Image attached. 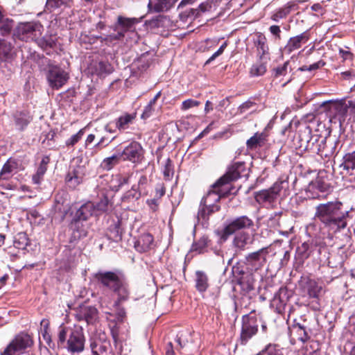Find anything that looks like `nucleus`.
Masks as SVG:
<instances>
[{
  "label": "nucleus",
  "mask_w": 355,
  "mask_h": 355,
  "mask_svg": "<svg viewBox=\"0 0 355 355\" xmlns=\"http://www.w3.org/2000/svg\"><path fill=\"white\" fill-rule=\"evenodd\" d=\"M349 216V211L344 210L343 203L339 200L322 203L316 207L315 217L334 232L345 229Z\"/></svg>",
  "instance_id": "1"
},
{
  "label": "nucleus",
  "mask_w": 355,
  "mask_h": 355,
  "mask_svg": "<svg viewBox=\"0 0 355 355\" xmlns=\"http://www.w3.org/2000/svg\"><path fill=\"white\" fill-rule=\"evenodd\" d=\"M330 187L329 183H327L322 178H317L309 184L306 195L309 198L316 199L320 197V194L317 191L324 193L327 191Z\"/></svg>",
  "instance_id": "14"
},
{
  "label": "nucleus",
  "mask_w": 355,
  "mask_h": 355,
  "mask_svg": "<svg viewBox=\"0 0 355 355\" xmlns=\"http://www.w3.org/2000/svg\"><path fill=\"white\" fill-rule=\"evenodd\" d=\"M46 78L51 88L59 89L67 83L69 76L68 73L60 67L49 64L46 70Z\"/></svg>",
  "instance_id": "8"
},
{
  "label": "nucleus",
  "mask_w": 355,
  "mask_h": 355,
  "mask_svg": "<svg viewBox=\"0 0 355 355\" xmlns=\"http://www.w3.org/2000/svg\"><path fill=\"white\" fill-rule=\"evenodd\" d=\"M258 318L254 310L242 316L239 342L245 345L258 332Z\"/></svg>",
  "instance_id": "6"
},
{
  "label": "nucleus",
  "mask_w": 355,
  "mask_h": 355,
  "mask_svg": "<svg viewBox=\"0 0 355 355\" xmlns=\"http://www.w3.org/2000/svg\"><path fill=\"white\" fill-rule=\"evenodd\" d=\"M135 117L136 114L125 113L121 115L116 119V128L121 132L128 129L130 125L132 123Z\"/></svg>",
  "instance_id": "25"
},
{
  "label": "nucleus",
  "mask_w": 355,
  "mask_h": 355,
  "mask_svg": "<svg viewBox=\"0 0 355 355\" xmlns=\"http://www.w3.org/2000/svg\"><path fill=\"white\" fill-rule=\"evenodd\" d=\"M293 328L296 329L299 340L304 343L309 340L310 336L304 326L300 324H296L293 325Z\"/></svg>",
  "instance_id": "46"
},
{
  "label": "nucleus",
  "mask_w": 355,
  "mask_h": 355,
  "mask_svg": "<svg viewBox=\"0 0 355 355\" xmlns=\"http://www.w3.org/2000/svg\"><path fill=\"white\" fill-rule=\"evenodd\" d=\"M94 278L116 296L114 306L119 307L130 298V290L124 274L119 270L99 271L94 275Z\"/></svg>",
  "instance_id": "2"
},
{
  "label": "nucleus",
  "mask_w": 355,
  "mask_h": 355,
  "mask_svg": "<svg viewBox=\"0 0 355 355\" xmlns=\"http://www.w3.org/2000/svg\"><path fill=\"white\" fill-rule=\"evenodd\" d=\"M327 147V139L324 138L320 141L315 149L317 153L321 157H329L332 153V150L331 149L328 150Z\"/></svg>",
  "instance_id": "47"
},
{
  "label": "nucleus",
  "mask_w": 355,
  "mask_h": 355,
  "mask_svg": "<svg viewBox=\"0 0 355 355\" xmlns=\"http://www.w3.org/2000/svg\"><path fill=\"white\" fill-rule=\"evenodd\" d=\"M17 166L18 164L15 160L9 159L3 166L0 172V179H9L12 176L13 171L17 169Z\"/></svg>",
  "instance_id": "29"
},
{
  "label": "nucleus",
  "mask_w": 355,
  "mask_h": 355,
  "mask_svg": "<svg viewBox=\"0 0 355 355\" xmlns=\"http://www.w3.org/2000/svg\"><path fill=\"white\" fill-rule=\"evenodd\" d=\"M148 184V178L146 175H141L138 180V187L137 189V191H141V193L146 190V185Z\"/></svg>",
  "instance_id": "58"
},
{
  "label": "nucleus",
  "mask_w": 355,
  "mask_h": 355,
  "mask_svg": "<svg viewBox=\"0 0 355 355\" xmlns=\"http://www.w3.org/2000/svg\"><path fill=\"white\" fill-rule=\"evenodd\" d=\"M345 170H355V150L345 154L341 166Z\"/></svg>",
  "instance_id": "43"
},
{
  "label": "nucleus",
  "mask_w": 355,
  "mask_h": 355,
  "mask_svg": "<svg viewBox=\"0 0 355 355\" xmlns=\"http://www.w3.org/2000/svg\"><path fill=\"white\" fill-rule=\"evenodd\" d=\"M31 116L27 112H17L15 115V125L17 128L22 130L27 126L31 121Z\"/></svg>",
  "instance_id": "39"
},
{
  "label": "nucleus",
  "mask_w": 355,
  "mask_h": 355,
  "mask_svg": "<svg viewBox=\"0 0 355 355\" xmlns=\"http://www.w3.org/2000/svg\"><path fill=\"white\" fill-rule=\"evenodd\" d=\"M309 245L306 243H304L301 246L298 247L297 252L300 254L302 259H307L310 253L309 252Z\"/></svg>",
  "instance_id": "57"
},
{
  "label": "nucleus",
  "mask_w": 355,
  "mask_h": 355,
  "mask_svg": "<svg viewBox=\"0 0 355 355\" xmlns=\"http://www.w3.org/2000/svg\"><path fill=\"white\" fill-rule=\"evenodd\" d=\"M220 209V206L211 207L200 203L198 211V219L207 222L209 220V216L214 213L218 211Z\"/></svg>",
  "instance_id": "24"
},
{
  "label": "nucleus",
  "mask_w": 355,
  "mask_h": 355,
  "mask_svg": "<svg viewBox=\"0 0 355 355\" xmlns=\"http://www.w3.org/2000/svg\"><path fill=\"white\" fill-rule=\"evenodd\" d=\"M253 239L247 232H241L236 234L234 239V245L240 250H245L246 246L252 244Z\"/></svg>",
  "instance_id": "27"
},
{
  "label": "nucleus",
  "mask_w": 355,
  "mask_h": 355,
  "mask_svg": "<svg viewBox=\"0 0 355 355\" xmlns=\"http://www.w3.org/2000/svg\"><path fill=\"white\" fill-rule=\"evenodd\" d=\"M288 350L286 348L280 347L278 345L270 343L267 345L261 351L255 355H286Z\"/></svg>",
  "instance_id": "28"
},
{
  "label": "nucleus",
  "mask_w": 355,
  "mask_h": 355,
  "mask_svg": "<svg viewBox=\"0 0 355 355\" xmlns=\"http://www.w3.org/2000/svg\"><path fill=\"white\" fill-rule=\"evenodd\" d=\"M268 253V247L262 248L256 252L249 253L245 257V263L251 270H258L266 264Z\"/></svg>",
  "instance_id": "11"
},
{
  "label": "nucleus",
  "mask_w": 355,
  "mask_h": 355,
  "mask_svg": "<svg viewBox=\"0 0 355 355\" xmlns=\"http://www.w3.org/2000/svg\"><path fill=\"white\" fill-rule=\"evenodd\" d=\"M266 41L265 35L261 33H258L254 40V46L257 48V53L260 59H263L264 55L268 53L269 48Z\"/></svg>",
  "instance_id": "26"
},
{
  "label": "nucleus",
  "mask_w": 355,
  "mask_h": 355,
  "mask_svg": "<svg viewBox=\"0 0 355 355\" xmlns=\"http://www.w3.org/2000/svg\"><path fill=\"white\" fill-rule=\"evenodd\" d=\"M245 169L243 163L237 162L233 164L228 171L220 178L213 185V189L217 192L220 198H225L232 193V187L230 185V182L234 181L241 178V173Z\"/></svg>",
  "instance_id": "4"
},
{
  "label": "nucleus",
  "mask_w": 355,
  "mask_h": 355,
  "mask_svg": "<svg viewBox=\"0 0 355 355\" xmlns=\"http://www.w3.org/2000/svg\"><path fill=\"white\" fill-rule=\"evenodd\" d=\"M155 197L160 199L162 196L165 195L166 193V187L164 183L159 182L155 186Z\"/></svg>",
  "instance_id": "59"
},
{
  "label": "nucleus",
  "mask_w": 355,
  "mask_h": 355,
  "mask_svg": "<svg viewBox=\"0 0 355 355\" xmlns=\"http://www.w3.org/2000/svg\"><path fill=\"white\" fill-rule=\"evenodd\" d=\"M208 237L203 236L192 245V250L199 254L203 253L208 245Z\"/></svg>",
  "instance_id": "45"
},
{
  "label": "nucleus",
  "mask_w": 355,
  "mask_h": 355,
  "mask_svg": "<svg viewBox=\"0 0 355 355\" xmlns=\"http://www.w3.org/2000/svg\"><path fill=\"white\" fill-rule=\"evenodd\" d=\"M141 191H137L135 186H133L132 189L124 193L121 200L123 202H131L140 198Z\"/></svg>",
  "instance_id": "44"
},
{
  "label": "nucleus",
  "mask_w": 355,
  "mask_h": 355,
  "mask_svg": "<svg viewBox=\"0 0 355 355\" xmlns=\"http://www.w3.org/2000/svg\"><path fill=\"white\" fill-rule=\"evenodd\" d=\"M110 237L114 241H119L121 239L123 230L121 228V222L117 219L114 221L113 224L109 227L108 229Z\"/></svg>",
  "instance_id": "36"
},
{
  "label": "nucleus",
  "mask_w": 355,
  "mask_h": 355,
  "mask_svg": "<svg viewBox=\"0 0 355 355\" xmlns=\"http://www.w3.org/2000/svg\"><path fill=\"white\" fill-rule=\"evenodd\" d=\"M155 104H151L150 102L145 107L144 110L141 114V118L144 119H148L150 117L153 112H154V106Z\"/></svg>",
  "instance_id": "61"
},
{
  "label": "nucleus",
  "mask_w": 355,
  "mask_h": 355,
  "mask_svg": "<svg viewBox=\"0 0 355 355\" xmlns=\"http://www.w3.org/2000/svg\"><path fill=\"white\" fill-rule=\"evenodd\" d=\"M14 26V21L8 17L4 9L0 6V35H9Z\"/></svg>",
  "instance_id": "19"
},
{
  "label": "nucleus",
  "mask_w": 355,
  "mask_h": 355,
  "mask_svg": "<svg viewBox=\"0 0 355 355\" xmlns=\"http://www.w3.org/2000/svg\"><path fill=\"white\" fill-rule=\"evenodd\" d=\"M85 133L84 129H80L76 134L72 135L70 138H69L65 144L67 146H73L76 144L83 137Z\"/></svg>",
  "instance_id": "50"
},
{
  "label": "nucleus",
  "mask_w": 355,
  "mask_h": 355,
  "mask_svg": "<svg viewBox=\"0 0 355 355\" xmlns=\"http://www.w3.org/2000/svg\"><path fill=\"white\" fill-rule=\"evenodd\" d=\"M111 207L112 204L110 202L108 198L103 196L96 205L94 204L96 216L107 211Z\"/></svg>",
  "instance_id": "41"
},
{
  "label": "nucleus",
  "mask_w": 355,
  "mask_h": 355,
  "mask_svg": "<svg viewBox=\"0 0 355 355\" xmlns=\"http://www.w3.org/2000/svg\"><path fill=\"white\" fill-rule=\"evenodd\" d=\"M253 225V221L245 216H240L233 220L223 230L224 236H228L238 230L248 228Z\"/></svg>",
  "instance_id": "13"
},
{
  "label": "nucleus",
  "mask_w": 355,
  "mask_h": 355,
  "mask_svg": "<svg viewBox=\"0 0 355 355\" xmlns=\"http://www.w3.org/2000/svg\"><path fill=\"white\" fill-rule=\"evenodd\" d=\"M220 196L217 193V192L213 189L211 187V189H210L207 195L204 196L201 201L200 204L205 205L207 206H219L218 205L216 204L220 200Z\"/></svg>",
  "instance_id": "34"
},
{
  "label": "nucleus",
  "mask_w": 355,
  "mask_h": 355,
  "mask_svg": "<svg viewBox=\"0 0 355 355\" xmlns=\"http://www.w3.org/2000/svg\"><path fill=\"white\" fill-rule=\"evenodd\" d=\"M41 325L44 326V330L42 332L43 338L44 339V340H46V342L47 343L49 346H50V344L51 343V335L47 331V328H48L49 324L47 322H46L44 320H43L41 322Z\"/></svg>",
  "instance_id": "60"
},
{
  "label": "nucleus",
  "mask_w": 355,
  "mask_h": 355,
  "mask_svg": "<svg viewBox=\"0 0 355 355\" xmlns=\"http://www.w3.org/2000/svg\"><path fill=\"white\" fill-rule=\"evenodd\" d=\"M297 8V6L294 1H289L284 6L277 9L272 14L270 19L275 22H279L281 19H286L292 10Z\"/></svg>",
  "instance_id": "17"
},
{
  "label": "nucleus",
  "mask_w": 355,
  "mask_h": 355,
  "mask_svg": "<svg viewBox=\"0 0 355 355\" xmlns=\"http://www.w3.org/2000/svg\"><path fill=\"white\" fill-rule=\"evenodd\" d=\"M200 104H201V103L200 101L189 98V99L184 101L182 103L180 109L182 111H185L190 108H192L194 107H198Z\"/></svg>",
  "instance_id": "52"
},
{
  "label": "nucleus",
  "mask_w": 355,
  "mask_h": 355,
  "mask_svg": "<svg viewBox=\"0 0 355 355\" xmlns=\"http://www.w3.org/2000/svg\"><path fill=\"white\" fill-rule=\"evenodd\" d=\"M267 134L264 132H256L246 141V146L248 150H253L264 146L267 141Z\"/></svg>",
  "instance_id": "18"
},
{
  "label": "nucleus",
  "mask_w": 355,
  "mask_h": 355,
  "mask_svg": "<svg viewBox=\"0 0 355 355\" xmlns=\"http://www.w3.org/2000/svg\"><path fill=\"white\" fill-rule=\"evenodd\" d=\"M115 31H117V33L116 34H110L109 35H107L103 40L107 43V42H112L114 40H121L123 39L125 36L123 34V31H120L118 30H114Z\"/></svg>",
  "instance_id": "55"
},
{
  "label": "nucleus",
  "mask_w": 355,
  "mask_h": 355,
  "mask_svg": "<svg viewBox=\"0 0 355 355\" xmlns=\"http://www.w3.org/2000/svg\"><path fill=\"white\" fill-rule=\"evenodd\" d=\"M212 7V1H207L204 3H202L199 5L198 10H191L192 14L195 16L198 15V12L201 11L202 12H205L207 11H209Z\"/></svg>",
  "instance_id": "54"
},
{
  "label": "nucleus",
  "mask_w": 355,
  "mask_h": 355,
  "mask_svg": "<svg viewBox=\"0 0 355 355\" xmlns=\"http://www.w3.org/2000/svg\"><path fill=\"white\" fill-rule=\"evenodd\" d=\"M307 291L310 297L319 298L322 291V286L315 280L311 279L307 283Z\"/></svg>",
  "instance_id": "38"
},
{
  "label": "nucleus",
  "mask_w": 355,
  "mask_h": 355,
  "mask_svg": "<svg viewBox=\"0 0 355 355\" xmlns=\"http://www.w3.org/2000/svg\"><path fill=\"white\" fill-rule=\"evenodd\" d=\"M12 46L10 42L0 39V60H3L10 58L12 55Z\"/></svg>",
  "instance_id": "42"
},
{
  "label": "nucleus",
  "mask_w": 355,
  "mask_h": 355,
  "mask_svg": "<svg viewBox=\"0 0 355 355\" xmlns=\"http://www.w3.org/2000/svg\"><path fill=\"white\" fill-rule=\"evenodd\" d=\"M76 317L79 321L84 320L88 324H93L98 318V311L94 306H83L80 307Z\"/></svg>",
  "instance_id": "15"
},
{
  "label": "nucleus",
  "mask_w": 355,
  "mask_h": 355,
  "mask_svg": "<svg viewBox=\"0 0 355 355\" xmlns=\"http://www.w3.org/2000/svg\"><path fill=\"white\" fill-rule=\"evenodd\" d=\"M85 338L83 329L79 325L65 326L58 328V345L72 354L80 353L84 350Z\"/></svg>",
  "instance_id": "3"
},
{
  "label": "nucleus",
  "mask_w": 355,
  "mask_h": 355,
  "mask_svg": "<svg viewBox=\"0 0 355 355\" xmlns=\"http://www.w3.org/2000/svg\"><path fill=\"white\" fill-rule=\"evenodd\" d=\"M94 204L87 202L83 205L76 212L75 219L78 220H87L92 216L96 215Z\"/></svg>",
  "instance_id": "20"
},
{
  "label": "nucleus",
  "mask_w": 355,
  "mask_h": 355,
  "mask_svg": "<svg viewBox=\"0 0 355 355\" xmlns=\"http://www.w3.org/2000/svg\"><path fill=\"white\" fill-rule=\"evenodd\" d=\"M66 182L69 187L75 188L83 182V176L78 170L69 172L66 177Z\"/></svg>",
  "instance_id": "40"
},
{
  "label": "nucleus",
  "mask_w": 355,
  "mask_h": 355,
  "mask_svg": "<svg viewBox=\"0 0 355 355\" xmlns=\"http://www.w3.org/2000/svg\"><path fill=\"white\" fill-rule=\"evenodd\" d=\"M72 0H46L45 10L49 12H53L55 10L70 7Z\"/></svg>",
  "instance_id": "31"
},
{
  "label": "nucleus",
  "mask_w": 355,
  "mask_h": 355,
  "mask_svg": "<svg viewBox=\"0 0 355 355\" xmlns=\"http://www.w3.org/2000/svg\"><path fill=\"white\" fill-rule=\"evenodd\" d=\"M119 154L123 160L140 163L144 158V150L139 142L133 141Z\"/></svg>",
  "instance_id": "10"
},
{
  "label": "nucleus",
  "mask_w": 355,
  "mask_h": 355,
  "mask_svg": "<svg viewBox=\"0 0 355 355\" xmlns=\"http://www.w3.org/2000/svg\"><path fill=\"white\" fill-rule=\"evenodd\" d=\"M18 238L15 240V245L17 248H24L28 244V238L24 233L17 235Z\"/></svg>",
  "instance_id": "53"
},
{
  "label": "nucleus",
  "mask_w": 355,
  "mask_h": 355,
  "mask_svg": "<svg viewBox=\"0 0 355 355\" xmlns=\"http://www.w3.org/2000/svg\"><path fill=\"white\" fill-rule=\"evenodd\" d=\"M324 64H325L324 62L320 60V61H318L315 63H313L309 66L304 65V66L300 67L299 69L302 71H313V70H316V69L323 67Z\"/></svg>",
  "instance_id": "56"
},
{
  "label": "nucleus",
  "mask_w": 355,
  "mask_h": 355,
  "mask_svg": "<svg viewBox=\"0 0 355 355\" xmlns=\"http://www.w3.org/2000/svg\"><path fill=\"white\" fill-rule=\"evenodd\" d=\"M254 105H255V104L253 102L246 101L239 106V110L240 113H244L246 111L251 109Z\"/></svg>",
  "instance_id": "64"
},
{
  "label": "nucleus",
  "mask_w": 355,
  "mask_h": 355,
  "mask_svg": "<svg viewBox=\"0 0 355 355\" xmlns=\"http://www.w3.org/2000/svg\"><path fill=\"white\" fill-rule=\"evenodd\" d=\"M71 228L72 230L71 242L86 236V231L83 227V225L80 220L74 219L71 223Z\"/></svg>",
  "instance_id": "33"
},
{
  "label": "nucleus",
  "mask_w": 355,
  "mask_h": 355,
  "mask_svg": "<svg viewBox=\"0 0 355 355\" xmlns=\"http://www.w3.org/2000/svg\"><path fill=\"white\" fill-rule=\"evenodd\" d=\"M136 22L135 19L125 18L121 16L118 17L117 23L114 26V30H119L123 31V34L130 30L135 23Z\"/></svg>",
  "instance_id": "32"
},
{
  "label": "nucleus",
  "mask_w": 355,
  "mask_h": 355,
  "mask_svg": "<svg viewBox=\"0 0 355 355\" xmlns=\"http://www.w3.org/2000/svg\"><path fill=\"white\" fill-rule=\"evenodd\" d=\"M93 355H108L111 349L110 341L105 334H100L98 340L90 345Z\"/></svg>",
  "instance_id": "16"
},
{
  "label": "nucleus",
  "mask_w": 355,
  "mask_h": 355,
  "mask_svg": "<svg viewBox=\"0 0 355 355\" xmlns=\"http://www.w3.org/2000/svg\"><path fill=\"white\" fill-rule=\"evenodd\" d=\"M171 0H152L148 3L149 12H162L168 10L171 7Z\"/></svg>",
  "instance_id": "21"
},
{
  "label": "nucleus",
  "mask_w": 355,
  "mask_h": 355,
  "mask_svg": "<svg viewBox=\"0 0 355 355\" xmlns=\"http://www.w3.org/2000/svg\"><path fill=\"white\" fill-rule=\"evenodd\" d=\"M159 198L154 196L152 199H148L146 200V204L148 205L149 208L153 211H156L158 209L159 202H158Z\"/></svg>",
  "instance_id": "63"
},
{
  "label": "nucleus",
  "mask_w": 355,
  "mask_h": 355,
  "mask_svg": "<svg viewBox=\"0 0 355 355\" xmlns=\"http://www.w3.org/2000/svg\"><path fill=\"white\" fill-rule=\"evenodd\" d=\"M35 41L38 46L45 51L47 54H50L49 49L54 48L56 45V40L51 36L44 37L40 39L38 37Z\"/></svg>",
  "instance_id": "35"
},
{
  "label": "nucleus",
  "mask_w": 355,
  "mask_h": 355,
  "mask_svg": "<svg viewBox=\"0 0 355 355\" xmlns=\"http://www.w3.org/2000/svg\"><path fill=\"white\" fill-rule=\"evenodd\" d=\"M196 288L200 293L205 292L209 286V278L207 275L200 270L196 272Z\"/></svg>",
  "instance_id": "22"
},
{
  "label": "nucleus",
  "mask_w": 355,
  "mask_h": 355,
  "mask_svg": "<svg viewBox=\"0 0 355 355\" xmlns=\"http://www.w3.org/2000/svg\"><path fill=\"white\" fill-rule=\"evenodd\" d=\"M227 46V43L225 42L223 43L220 47L218 49V51L216 52H215L206 62L205 64H209L210 63L211 61H213L216 58H217L218 56H219L220 55H221L225 49L226 48Z\"/></svg>",
  "instance_id": "62"
},
{
  "label": "nucleus",
  "mask_w": 355,
  "mask_h": 355,
  "mask_svg": "<svg viewBox=\"0 0 355 355\" xmlns=\"http://www.w3.org/2000/svg\"><path fill=\"white\" fill-rule=\"evenodd\" d=\"M288 182H276L271 187L268 189H263L254 193L255 200L263 206L272 207L281 191L288 187Z\"/></svg>",
  "instance_id": "5"
},
{
  "label": "nucleus",
  "mask_w": 355,
  "mask_h": 355,
  "mask_svg": "<svg viewBox=\"0 0 355 355\" xmlns=\"http://www.w3.org/2000/svg\"><path fill=\"white\" fill-rule=\"evenodd\" d=\"M121 159L120 154L113 155L111 157L105 158L101 163L100 166L104 171H110L120 162Z\"/></svg>",
  "instance_id": "37"
},
{
  "label": "nucleus",
  "mask_w": 355,
  "mask_h": 355,
  "mask_svg": "<svg viewBox=\"0 0 355 355\" xmlns=\"http://www.w3.org/2000/svg\"><path fill=\"white\" fill-rule=\"evenodd\" d=\"M33 340L28 334L20 333L8 345L1 355H15L31 347Z\"/></svg>",
  "instance_id": "9"
},
{
  "label": "nucleus",
  "mask_w": 355,
  "mask_h": 355,
  "mask_svg": "<svg viewBox=\"0 0 355 355\" xmlns=\"http://www.w3.org/2000/svg\"><path fill=\"white\" fill-rule=\"evenodd\" d=\"M311 34L309 31L291 37L284 47V52L286 54H291L292 52L300 49L303 44L306 43L309 40Z\"/></svg>",
  "instance_id": "12"
},
{
  "label": "nucleus",
  "mask_w": 355,
  "mask_h": 355,
  "mask_svg": "<svg viewBox=\"0 0 355 355\" xmlns=\"http://www.w3.org/2000/svg\"><path fill=\"white\" fill-rule=\"evenodd\" d=\"M49 161V157L44 156L42 157L40 164L37 168V172L35 175H33L32 178L33 182L35 184H38L41 182V180H42V178L47 170V165Z\"/></svg>",
  "instance_id": "30"
},
{
  "label": "nucleus",
  "mask_w": 355,
  "mask_h": 355,
  "mask_svg": "<svg viewBox=\"0 0 355 355\" xmlns=\"http://www.w3.org/2000/svg\"><path fill=\"white\" fill-rule=\"evenodd\" d=\"M266 71V66L264 63L257 62L254 64L250 69V73L252 76H262Z\"/></svg>",
  "instance_id": "49"
},
{
  "label": "nucleus",
  "mask_w": 355,
  "mask_h": 355,
  "mask_svg": "<svg viewBox=\"0 0 355 355\" xmlns=\"http://www.w3.org/2000/svg\"><path fill=\"white\" fill-rule=\"evenodd\" d=\"M290 62L286 61L282 65L278 66L273 69V75L275 78H279L282 76H286L287 74L289 67Z\"/></svg>",
  "instance_id": "48"
},
{
  "label": "nucleus",
  "mask_w": 355,
  "mask_h": 355,
  "mask_svg": "<svg viewBox=\"0 0 355 355\" xmlns=\"http://www.w3.org/2000/svg\"><path fill=\"white\" fill-rule=\"evenodd\" d=\"M153 243V236L148 233L143 234L137 241L135 248L140 252H146L152 248Z\"/></svg>",
  "instance_id": "23"
},
{
  "label": "nucleus",
  "mask_w": 355,
  "mask_h": 355,
  "mask_svg": "<svg viewBox=\"0 0 355 355\" xmlns=\"http://www.w3.org/2000/svg\"><path fill=\"white\" fill-rule=\"evenodd\" d=\"M42 33V26L37 22L20 23L15 30L14 35L20 40L35 41Z\"/></svg>",
  "instance_id": "7"
},
{
  "label": "nucleus",
  "mask_w": 355,
  "mask_h": 355,
  "mask_svg": "<svg viewBox=\"0 0 355 355\" xmlns=\"http://www.w3.org/2000/svg\"><path fill=\"white\" fill-rule=\"evenodd\" d=\"M164 176L166 180H169L173 177V168L172 162L170 159H167L164 168Z\"/></svg>",
  "instance_id": "51"
}]
</instances>
